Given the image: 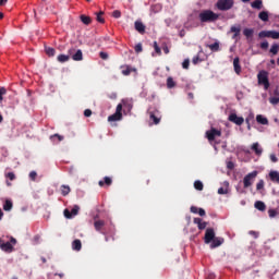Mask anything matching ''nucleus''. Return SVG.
<instances>
[{
	"label": "nucleus",
	"mask_w": 279,
	"mask_h": 279,
	"mask_svg": "<svg viewBox=\"0 0 279 279\" xmlns=\"http://www.w3.org/2000/svg\"><path fill=\"white\" fill-rule=\"evenodd\" d=\"M231 32H233V34H234L233 38H236V36H238L239 34H241V28H240V27H236V26H232V27H231Z\"/></svg>",
	"instance_id": "39"
},
{
	"label": "nucleus",
	"mask_w": 279,
	"mask_h": 279,
	"mask_svg": "<svg viewBox=\"0 0 279 279\" xmlns=\"http://www.w3.org/2000/svg\"><path fill=\"white\" fill-rule=\"evenodd\" d=\"M259 38H272L274 40L279 39V32L276 31H262L259 33Z\"/></svg>",
	"instance_id": "8"
},
{
	"label": "nucleus",
	"mask_w": 279,
	"mask_h": 279,
	"mask_svg": "<svg viewBox=\"0 0 279 279\" xmlns=\"http://www.w3.org/2000/svg\"><path fill=\"white\" fill-rule=\"evenodd\" d=\"M248 234L254 236V239H258V232H256V231H250Z\"/></svg>",
	"instance_id": "58"
},
{
	"label": "nucleus",
	"mask_w": 279,
	"mask_h": 279,
	"mask_svg": "<svg viewBox=\"0 0 279 279\" xmlns=\"http://www.w3.org/2000/svg\"><path fill=\"white\" fill-rule=\"evenodd\" d=\"M81 21L84 25H90V16L81 15Z\"/></svg>",
	"instance_id": "36"
},
{
	"label": "nucleus",
	"mask_w": 279,
	"mask_h": 279,
	"mask_svg": "<svg viewBox=\"0 0 279 279\" xmlns=\"http://www.w3.org/2000/svg\"><path fill=\"white\" fill-rule=\"evenodd\" d=\"M13 208V203L10 199H5L4 204H3V210L4 211H11Z\"/></svg>",
	"instance_id": "22"
},
{
	"label": "nucleus",
	"mask_w": 279,
	"mask_h": 279,
	"mask_svg": "<svg viewBox=\"0 0 279 279\" xmlns=\"http://www.w3.org/2000/svg\"><path fill=\"white\" fill-rule=\"evenodd\" d=\"M252 8H254L255 10H262L263 8V1L260 0H255L254 2H252Z\"/></svg>",
	"instance_id": "29"
},
{
	"label": "nucleus",
	"mask_w": 279,
	"mask_h": 279,
	"mask_svg": "<svg viewBox=\"0 0 279 279\" xmlns=\"http://www.w3.org/2000/svg\"><path fill=\"white\" fill-rule=\"evenodd\" d=\"M102 16H104V11H100V12L97 14V17H96L97 21H98V23H105Z\"/></svg>",
	"instance_id": "43"
},
{
	"label": "nucleus",
	"mask_w": 279,
	"mask_h": 279,
	"mask_svg": "<svg viewBox=\"0 0 279 279\" xmlns=\"http://www.w3.org/2000/svg\"><path fill=\"white\" fill-rule=\"evenodd\" d=\"M0 248L3 252L11 253L13 251V245L11 242H5L4 240L0 239Z\"/></svg>",
	"instance_id": "10"
},
{
	"label": "nucleus",
	"mask_w": 279,
	"mask_h": 279,
	"mask_svg": "<svg viewBox=\"0 0 279 279\" xmlns=\"http://www.w3.org/2000/svg\"><path fill=\"white\" fill-rule=\"evenodd\" d=\"M257 175H258L257 170H253V172H248V174H245V177L243 178V187L244 189L251 187L254 184Z\"/></svg>",
	"instance_id": "2"
},
{
	"label": "nucleus",
	"mask_w": 279,
	"mask_h": 279,
	"mask_svg": "<svg viewBox=\"0 0 279 279\" xmlns=\"http://www.w3.org/2000/svg\"><path fill=\"white\" fill-rule=\"evenodd\" d=\"M277 216H278L277 209H268V217H269L270 219H274V218H276Z\"/></svg>",
	"instance_id": "37"
},
{
	"label": "nucleus",
	"mask_w": 279,
	"mask_h": 279,
	"mask_svg": "<svg viewBox=\"0 0 279 279\" xmlns=\"http://www.w3.org/2000/svg\"><path fill=\"white\" fill-rule=\"evenodd\" d=\"M229 121L235 123L236 125H242L245 120L243 117H239L236 113H231L229 116Z\"/></svg>",
	"instance_id": "11"
},
{
	"label": "nucleus",
	"mask_w": 279,
	"mask_h": 279,
	"mask_svg": "<svg viewBox=\"0 0 279 279\" xmlns=\"http://www.w3.org/2000/svg\"><path fill=\"white\" fill-rule=\"evenodd\" d=\"M234 163L232 162V161H229L228 163H227V168L229 169V170H233L234 169Z\"/></svg>",
	"instance_id": "55"
},
{
	"label": "nucleus",
	"mask_w": 279,
	"mask_h": 279,
	"mask_svg": "<svg viewBox=\"0 0 279 279\" xmlns=\"http://www.w3.org/2000/svg\"><path fill=\"white\" fill-rule=\"evenodd\" d=\"M83 59L82 50H77L74 56H72V60L75 62H80Z\"/></svg>",
	"instance_id": "25"
},
{
	"label": "nucleus",
	"mask_w": 279,
	"mask_h": 279,
	"mask_svg": "<svg viewBox=\"0 0 279 279\" xmlns=\"http://www.w3.org/2000/svg\"><path fill=\"white\" fill-rule=\"evenodd\" d=\"M206 135H207L208 141H215V137L216 136H221L222 133H221V131H218L216 129H211V130L206 132Z\"/></svg>",
	"instance_id": "13"
},
{
	"label": "nucleus",
	"mask_w": 279,
	"mask_h": 279,
	"mask_svg": "<svg viewBox=\"0 0 279 279\" xmlns=\"http://www.w3.org/2000/svg\"><path fill=\"white\" fill-rule=\"evenodd\" d=\"M198 207L196 206H191V213L194 214V215H197L198 214Z\"/></svg>",
	"instance_id": "50"
},
{
	"label": "nucleus",
	"mask_w": 279,
	"mask_h": 279,
	"mask_svg": "<svg viewBox=\"0 0 279 279\" xmlns=\"http://www.w3.org/2000/svg\"><path fill=\"white\" fill-rule=\"evenodd\" d=\"M192 62L193 64H197V62H199V57H194Z\"/></svg>",
	"instance_id": "62"
},
{
	"label": "nucleus",
	"mask_w": 279,
	"mask_h": 279,
	"mask_svg": "<svg viewBox=\"0 0 279 279\" xmlns=\"http://www.w3.org/2000/svg\"><path fill=\"white\" fill-rule=\"evenodd\" d=\"M194 225L197 226L199 231H203L208 227V222L202 220V218H194Z\"/></svg>",
	"instance_id": "15"
},
{
	"label": "nucleus",
	"mask_w": 279,
	"mask_h": 279,
	"mask_svg": "<svg viewBox=\"0 0 279 279\" xmlns=\"http://www.w3.org/2000/svg\"><path fill=\"white\" fill-rule=\"evenodd\" d=\"M233 7H234V0H218L216 3V8L218 10H221L222 12L232 10Z\"/></svg>",
	"instance_id": "3"
},
{
	"label": "nucleus",
	"mask_w": 279,
	"mask_h": 279,
	"mask_svg": "<svg viewBox=\"0 0 279 279\" xmlns=\"http://www.w3.org/2000/svg\"><path fill=\"white\" fill-rule=\"evenodd\" d=\"M112 183H113L112 178H110V177H105L104 180H99L98 185H99L100 187H104V186L109 187V186L112 185Z\"/></svg>",
	"instance_id": "16"
},
{
	"label": "nucleus",
	"mask_w": 279,
	"mask_h": 279,
	"mask_svg": "<svg viewBox=\"0 0 279 279\" xmlns=\"http://www.w3.org/2000/svg\"><path fill=\"white\" fill-rule=\"evenodd\" d=\"M5 179L14 181L16 179V177H15L14 172H7Z\"/></svg>",
	"instance_id": "42"
},
{
	"label": "nucleus",
	"mask_w": 279,
	"mask_h": 279,
	"mask_svg": "<svg viewBox=\"0 0 279 279\" xmlns=\"http://www.w3.org/2000/svg\"><path fill=\"white\" fill-rule=\"evenodd\" d=\"M279 51V46L277 44H274L270 48V53H272V56L278 54Z\"/></svg>",
	"instance_id": "38"
},
{
	"label": "nucleus",
	"mask_w": 279,
	"mask_h": 279,
	"mask_svg": "<svg viewBox=\"0 0 279 279\" xmlns=\"http://www.w3.org/2000/svg\"><path fill=\"white\" fill-rule=\"evenodd\" d=\"M135 51H136V53H141V51H143V45L137 44V45L135 46Z\"/></svg>",
	"instance_id": "49"
},
{
	"label": "nucleus",
	"mask_w": 279,
	"mask_h": 279,
	"mask_svg": "<svg viewBox=\"0 0 279 279\" xmlns=\"http://www.w3.org/2000/svg\"><path fill=\"white\" fill-rule=\"evenodd\" d=\"M254 121H255V114L254 113L247 114V117L245 118V123L247 124V130H252V123H254Z\"/></svg>",
	"instance_id": "19"
},
{
	"label": "nucleus",
	"mask_w": 279,
	"mask_h": 279,
	"mask_svg": "<svg viewBox=\"0 0 279 279\" xmlns=\"http://www.w3.org/2000/svg\"><path fill=\"white\" fill-rule=\"evenodd\" d=\"M92 114H93V111H92L90 109H86V110L84 111V116H85V117H92Z\"/></svg>",
	"instance_id": "53"
},
{
	"label": "nucleus",
	"mask_w": 279,
	"mask_h": 279,
	"mask_svg": "<svg viewBox=\"0 0 279 279\" xmlns=\"http://www.w3.org/2000/svg\"><path fill=\"white\" fill-rule=\"evenodd\" d=\"M167 88H175V81L171 76L167 78Z\"/></svg>",
	"instance_id": "30"
},
{
	"label": "nucleus",
	"mask_w": 279,
	"mask_h": 279,
	"mask_svg": "<svg viewBox=\"0 0 279 279\" xmlns=\"http://www.w3.org/2000/svg\"><path fill=\"white\" fill-rule=\"evenodd\" d=\"M256 122L262 124V125H268L269 121L267 118H265L263 114H257L256 116Z\"/></svg>",
	"instance_id": "20"
},
{
	"label": "nucleus",
	"mask_w": 279,
	"mask_h": 279,
	"mask_svg": "<svg viewBox=\"0 0 279 279\" xmlns=\"http://www.w3.org/2000/svg\"><path fill=\"white\" fill-rule=\"evenodd\" d=\"M229 193L228 189H225L223 186L218 189V194L219 195H227Z\"/></svg>",
	"instance_id": "41"
},
{
	"label": "nucleus",
	"mask_w": 279,
	"mask_h": 279,
	"mask_svg": "<svg viewBox=\"0 0 279 279\" xmlns=\"http://www.w3.org/2000/svg\"><path fill=\"white\" fill-rule=\"evenodd\" d=\"M45 51H46L47 56H50V57L56 56V49H53L51 47H46Z\"/></svg>",
	"instance_id": "35"
},
{
	"label": "nucleus",
	"mask_w": 279,
	"mask_h": 279,
	"mask_svg": "<svg viewBox=\"0 0 279 279\" xmlns=\"http://www.w3.org/2000/svg\"><path fill=\"white\" fill-rule=\"evenodd\" d=\"M265 189V181L263 179L258 180L256 183V191H262Z\"/></svg>",
	"instance_id": "33"
},
{
	"label": "nucleus",
	"mask_w": 279,
	"mask_h": 279,
	"mask_svg": "<svg viewBox=\"0 0 279 279\" xmlns=\"http://www.w3.org/2000/svg\"><path fill=\"white\" fill-rule=\"evenodd\" d=\"M70 192H71V189H70L69 185H65V184L61 185V194H62V196L69 195Z\"/></svg>",
	"instance_id": "26"
},
{
	"label": "nucleus",
	"mask_w": 279,
	"mask_h": 279,
	"mask_svg": "<svg viewBox=\"0 0 279 279\" xmlns=\"http://www.w3.org/2000/svg\"><path fill=\"white\" fill-rule=\"evenodd\" d=\"M209 49H211V51H218L219 50V44L215 43L209 45Z\"/></svg>",
	"instance_id": "44"
},
{
	"label": "nucleus",
	"mask_w": 279,
	"mask_h": 279,
	"mask_svg": "<svg viewBox=\"0 0 279 279\" xmlns=\"http://www.w3.org/2000/svg\"><path fill=\"white\" fill-rule=\"evenodd\" d=\"M80 214V206L74 205L71 210L68 208L64 209L63 215L65 219H72L73 217H76Z\"/></svg>",
	"instance_id": "7"
},
{
	"label": "nucleus",
	"mask_w": 279,
	"mask_h": 279,
	"mask_svg": "<svg viewBox=\"0 0 279 279\" xmlns=\"http://www.w3.org/2000/svg\"><path fill=\"white\" fill-rule=\"evenodd\" d=\"M72 248L74 251H81L82 250V241L81 240H74L72 242Z\"/></svg>",
	"instance_id": "23"
},
{
	"label": "nucleus",
	"mask_w": 279,
	"mask_h": 279,
	"mask_svg": "<svg viewBox=\"0 0 279 279\" xmlns=\"http://www.w3.org/2000/svg\"><path fill=\"white\" fill-rule=\"evenodd\" d=\"M57 60H58V62H69V56H66V54H59Z\"/></svg>",
	"instance_id": "34"
},
{
	"label": "nucleus",
	"mask_w": 279,
	"mask_h": 279,
	"mask_svg": "<svg viewBox=\"0 0 279 279\" xmlns=\"http://www.w3.org/2000/svg\"><path fill=\"white\" fill-rule=\"evenodd\" d=\"M258 84L264 86V88L267 90L269 88V73L267 71H260L257 75Z\"/></svg>",
	"instance_id": "4"
},
{
	"label": "nucleus",
	"mask_w": 279,
	"mask_h": 279,
	"mask_svg": "<svg viewBox=\"0 0 279 279\" xmlns=\"http://www.w3.org/2000/svg\"><path fill=\"white\" fill-rule=\"evenodd\" d=\"M123 75H130V68H126L122 71Z\"/></svg>",
	"instance_id": "60"
},
{
	"label": "nucleus",
	"mask_w": 279,
	"mask_h": 279,
	"mask_svg": "<svg viewBox=\"0 0 279 279\" xmlns=\"http://www.w3.org/2000/svg\"><path fill=\"white\" fill-rule=\"evenodd\" d=\"M4 95H8V89L5 87H0V101H3Z\"/></svg>",
	"instance_id": "40"
},
{
	"label": "nucleus",
	"mask_w": 279,
	"mask_h": 279,
	"mask_svg": "<svg viewBox=\"0 0 279 279\" xmlns=\"http://www.w3.org/2000/svg\"><path fill=\"white\" fill-rule=\"evenodd\" d=\"M194 189H195L196 191H199V192L203 191L204 185H203L202 181L196 180V181L194 182Z\"/></svg>",
	"instance_id": "31"
},
{
	"label": "nucleus",
	"mask_w": 279,
	"mask_h": 279,
	"mask_svg": "<svg viewBox=\"0 0 279 279\" xmlns=\"http://www.w3.org/2000/svg\"><path fill=\"white\" fill-rule=\"evenodd\" d=\"M260 48H262V49H268V48H269V43L263 41V43L260 44Z\"/></svg>",
	"instance_id": "51"
},
{
	"label": "nucleus",
	"mask_w": 279,
	"mask_h": 279,
	"mask_svg": "<svg viewBox=\"0 0 279 279\" xmlns=\"http://www.w3.org/2000/svg\"><path fill=\"white\" fill-rule=\"evenodd\" d=\"M8 3V0H0V5H5Z\"/></svg>",
	"instance_id": "63"
},
{
	"label": "nucleus",
	"mask_w": 279,
	"mask_h": 279,
	"mask_svg": "<svg viewBox=\"0 0 279 279\" xmlns=\"http://www.w3.org/2000/svg\"><path fill=\"white\" fill-rule=\"evenodd\" d=\"M100 58H101L102 60H108V53H106V52H100Z\"/></svg>",
	"instance_id": "59"
},
{
	"label": "nucleus",
	"mask_w": 279,
	"mask_h": 279,
	"mask_svg": "<svg viewBox=\"0 0 279 279\" xmlns=\"http://www.w3.org/2000/svg\"><path fill=\"white\" fill-rule=\"evenodd\" d=\"M190 61L189 59L184 60L182 63L183 69H189Z\"/></svg>",
	"instance_id": "54"
},
{
	"label": "nucleus",
	"mask_w": 279,
	"mask_h": 279,
	"mask_svg": "<svg viewBox=\"0 0 279 279\" xmlns=\"http://www.w3.org/2000/svg\"><path fill=\"white\" fill-rule=\"evenodd\" d=\"M131 104H132V100L130 99L123 100L124 106H130Z\"/></svg>",
	"instance_id": "61"
},
{
	"label": "nucleus",
	"mask_w": 279,
	"mask_h": 279,
	"mask_svg": "<svg viewBox=\"0 0 279 279\" xmlns=\"http://www.w3.org/2000/svg\"><path fill=\"white\" fill-rule=\"evenodd\" d=\"M36 178H37V172H35V170H33L32 172H29V179H31L32 181H35Z\"/></svg>",
	"instance_id": "47"
},
{
	"label": "nucleus",
	"mask_w": 279,
	"mask_h": 279,
	"mask_svg": "<svg viewBox=\"0 0 279 279\" xmlns=\"http://www.w3.org/2000/svg\"><path fill=\"white\" fill-rule=\"evenodd\" d=\"M135 29L140 32V34H143V32H145V25L141 22H135Z\"/></svg>",
	"instance_id": "28"
},
{
	"label": "nucleus",
	"mask_w": 279,
	"mask_h": 279,
	"mask_svg": "<svg viewBox=\"0 0 279 279\" xmlns=\"http://www.w3.org/2000/svg\"><path fill=\"white\" fill-rule=\"evenodd\" d=\"M243 34H244V36H246V38H252V36H254V29H252V28H245V29L243 31Z\"/></svg>",
	"instance_id": "32"
},
{
	"label": "nucleus",
	"mask_w": 279,
	"mask_h": 279,
	"mask_svg": "<svg viewBox=\"0 0 279 279\" xmlns=\"http://www.w3.org/2000/svg\"><path fill=\"white\" fill-rule=\"evenodd\" d=\"M251 149L255 153L256 156H260L263 154V148H260L258 143H254Z\"/></svg>",
	"instance_id": "21"
},
{
	"label": "nucleus",
	"mask_w": 279,
	"mask_h": 279,
	"mask_svg": "<svg viewBox=\"0 0 279 279\" xmlns=\"http://www.w3.org/2000/svg\"><path fill=\"white\" fill-rule=\"evenodd\" d=\"M268 178H269L270 181H272V183L279 184V172H278V170H270L268 172Z\"/></svg>",
	"instance_id": "14"
},
{
	"label": "nucleus",
	"mask_w": 279,
	"mask_h": 279,
	"mask_svg": "<svg viewBox=\"0 0 279 279\" xmlns=\"http://www.w3.org/2000/svg\"><path fill=\"white\" fill-rule=\"evenodd\" d=\"M105 227H106L105 220H95V222H94L95 231L100 232L101 234H105V232H104Z\"/></svg>",
	"instance_id": "12"
},
{
	"label": "nucleus",
	"mask_w": 279,
	"mask_h": 279,
	"mask_svg": "<svg viewBox=\"0 0 279 279\" xmlns=\"http://www.w3.org/2000/svg\"><path fill=\"white\" fill-rule=\"evenodd\" d=\"M279 102V97L278 96H272L270 97V104H272L274 106H276V104Z\"/></svg>",
	"instance_id": "45"
},
{
	"label": "nucleus",
	"mask_w": 279,
	"mask_h": 279,
	"mask_svg": "<svg viewBox=\"0 0 279 279\" xmlns=\"http://www.w3.org/2000/svg\"><path fill=\"white\" fill-rule=\"evenodd\" d=\"M258 19H260V21L267 22L269 21V13L267 11H262L258 14Z\"/></svg>",
	"instance_id": "24"
},
{
	"label": "nucleus",
	"mask_w": 279,
	"mask_h": 279,
	"mask_svg": "<svg viewBox=\"0 0 279 279\" xmlns=\"http://www.w3.org/2000/svg\"><path fill=\"white\" fill-rule=\"evenodd\" d=\"M122 110H123V106H117L116 112L108 117V121L109 122L121 121L123 118Z\"/></svg>",
	"instance_id": "6"
},
{
	"label": "nucleus",
	"mask_w": 279,
	"mask_h": 279,
	"mask_svg": "<svg viewBox=\"0 0 279 279\" xmlns=\"http://www.w3.org/2000/svg\"><path fill=\"white\" fill-rule=\"evenodd\" d=\"M148 116L155 124H158L161 120V112L156 107L148 108Z\"/></svg>",
	"instance_id": "5"
},
{
	"label": "nucleus",
	"mask_w": 279,
	"mask_h": 279,
	"mask_svg": "<svg viewBox=\"0 0 279 279\" xmlns=\"http://www.w3.org/2000/svg\"><path fill=\"white\" fill-rule=\"evenodd\" d=\"M269 159H270V161H272V163L278 162V158H277V156L275 154L269 155Z\"/></svg>",
	"instance_id": "48"
},
{
	"label": "nucleus",
	"mask_w": 279,
	"mask_h": 279,
	"mask_svg": "<svg viewBox=\"0 0 279 279\" xmlns=\"http://www.w3.org/2000/svg\"><path fill=\"white\" fill-rule=\"evenodd\" d=\"M254 208L257 209L258 211L264 213L266 211L267 206L263 201H256L254 203Z\"/></svg>",
	"instance_id": "18"
},
{
	"label": "nucleus",
	"mask_w": 279,
	"mask_h": 279,
	"mask_svg": "<svg viewBox=\"0 0 279 279\" xmlns=\"http://www.w3.org/2000/svg\"><path fill=\"white\" fill-rule=\"evenodd\" d=\"M225 243L223 238H214L210 244V248H216Z\"/></svg>",
	"instance_id": "17"
},
{
	"label": "nucleus",
	"mask_w": 279,
	"mask_h": 279,
	"mask_svg": "<svg viewBox=\"0 0 279 279\" xmlns=\"http://www.w3.org/2000/svg\"><path fill=\"white\" fill-rule=\"evenodd\" d=\"M233 66H234L235 73L239 75V73H241V65L239 64V58H235L233 60Z\"/></svg>",
	"instance_id": "27"
},
{
	"label": "nucleus",
	"mask_w": 279,
	"mask_h": 279,
	"mask_svg": "<svg viewBox=\"0 0 279 279\" xmlns=\"http://www.w3.org/2000/svg\"><path fill=\"white\" fill-rule=\"evenodd\" d=\"M112 15L114 19H121V11H114Z\"/></svg>",
	"instance_id": "52"
},
{
	"label": "nucleus",
	"mask_w": 279,
	"mask_h": 279,
	"mask_svg": "<svg viewBox=\"0 0 279 279\" xmlns=\"http://www.w3.org/2000/svg\"><path fill=\"white\" fill-rule=\"evenodd\" d=\"M197 214L199 215V217H205L206 213L203 208H198Z\"/></svg>",
	"instance_id": "56"
},
{
	"label": "nucleus",
	"mask_w": 279,
	"mask_h": 279,
	"mask_svg": "<svg viewBox=\"0 0 279 279\" xmlns=\"http://www.w3.org/2000/svg\"><path fill=\"white\" fill-rule=\"evenodd\" d=\"M219 15L210 10H206L199 13V20L202 23H213V21H217Z\"/></svg>",
	"instance_id": "1"
},
{
	"label": "nucleus",
	"mask_w": 279,
	"mask_h": 279,
	"mask_svg": "<svg viewBox=\"0 0 279 279\" xmlns=\"http://www.w3.org/2000/svg\"><path fill=\"white\" fill-rule=\"evenodd\" d=\"M154 47H155V51L156 53H159L160 54V47H158V43H154Z\"/></svg>",
	"instance_id": "57"
},
{
	"label": "nucleus",
	"mask_w": 279,
	"mask_h": 279,
	"mask_svg": "<svg viewBox=\"0 0 279 279\" xmlns=\"http://www.w3.org/2000/svg\"><path fill=\"white\" fill-rule=\"evenodd\" d=\"M50 138H51L52 141H54V138H58V142L63 141V136H61V135H59V134H54V135L50 136Z\"/></svg>",
	"instance_id": "46"
},
{
	"label": "nucleus",
	"mask_w": 279,
	"mask_h": 279,
	"mask_svg": "<svg viewBox=\"0 0 279 279\" xmlns=\"http://www.w3.org/2000/svg\"><path fill=\"white\" fill-rule=\"evenodd\" d=\"M54 276H59L60 279L64 277V274H54Z\"/></svg>",
	"instance_id": "64"
},
{
	"label": "nucleus",
	"mask_w": 279,
	"mask_h": 279,
	"mask_svg": "<svg viewBox=\"0 0 279 279\" xmlns=\"http://www.w3.org/2000/svg\"><path fill=\"white\" fill-rule=\"evenodd\" d=\"M215 240V229L208 228L205 232L204 241L206 244L213 243Z\"/></svg>",
	"instance_id": "9"
}]
</instances>
